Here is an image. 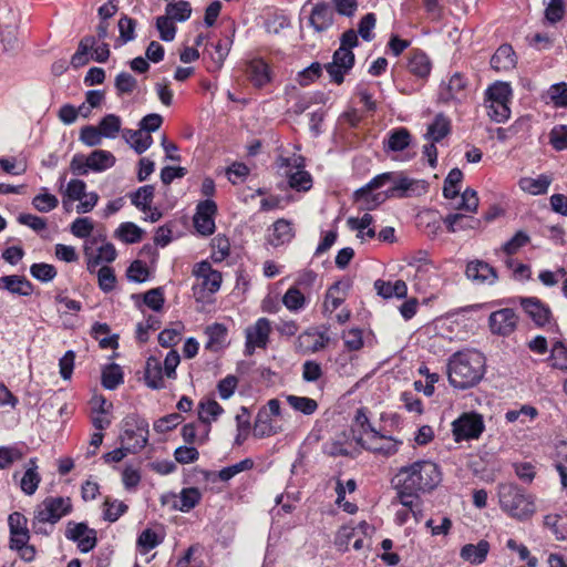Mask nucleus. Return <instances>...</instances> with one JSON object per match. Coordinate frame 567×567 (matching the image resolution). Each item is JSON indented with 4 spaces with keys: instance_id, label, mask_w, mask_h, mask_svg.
Segmentation results:
<instances>
[{
    "instance_id": "nucleus-1",
    "label": "nucleus",
    "mask_w": 567,
    "mask_h": 567,
    "mask_svg": "<svg viewBox=\"0 0 567 567\" xmlns=\"http://www.w3.org/2000/svg\"><path fill=\"white\" fill-rule=\"evenodd\" d=\"M426 192L424 181L412 179L401 173L388 172L373 177L354 193V200L362 210H372L389 197H410Z\"/></svg>"
},
{
    "instance_id": "nucleus-2",
    "label": "nucleus",
    "mask_w": 567,
    "mask_h": 567,
    "mask_svg": "<svg viewBox=\"0 0 567 567\" xmlns=\"http://www.w3.org/2000/svg\"><path fill=\"white\" fill-rule=\"evenodd\" d=\"M442 481L439 465L430 460H419L402 466L393 478L400 503L410 507L419 502V495L435 489Z\"/></svg>"
},
{
    "instance_id": "nucleus-3",
    "label": "nucleus",
    "mask_w": 567,
    "mask_h": 567,
    "mask_svg": "<svg viewBox=\"0 0 567 567\" xmlns=\"http://www.w3.org/2000/svg\"><path fill=\"white\" fill-rule=\"evenodd\" d=\"M485 373V358L480 351L454 353L447 364L449 381L456 389L476 385Z\"/></svg>"
},
{
    "instance_id": "nucleus-4",
    "label": "nucleus",
    "mask_w": 567,
    "mask_h": 567,
    "mask_svg": "<svg viewBox=\"0 0 567 567\" xmlns=\"http://www.w3.org/2000/svg\"><path fill=\"white\" fill-rule=\"evenodd\" d=\"M497 496L499 507L512 518L527 520L536 512L534 496L516 484H498Z\"/></svg>"
},
{
    "instance_id": "nucleus-5",
    "label": "nucleus",
    "mask_w": 567,
    "mask_h": 567,
    "mask_svg": "<svg viewBox=\"0 0 567 567\" xmlns=\"http://www.w3.org/2000/svg\"><path fill=\"white\" fill-rule=\"evenodd\" d=\"M512 87L506 82H495L485 92V107L488 117L496 123H504L511 116L509 103Z\"/></svg>"
},
{
    "instance_id": "nucleus-6",
    "label": "nucleus",
    "mask_w": 567,
    "mask_h": 567,
    "mask_svg": "<svg viewBox=\"0 0 567 567\" xmlns=\"http://www.w3.org/2000/svg\"><path fill=\"white\" fill-rule=\"evenodd\" d=\"M72 511V502L69 497L49 496L37 505L32 527L39 533L42 524H56L62 517L69 515Z\"/></svg>"
},
{
    "instance_id": "nucleus-7",
    "label": "nucleus",
    "mask_w": 567,
    "mask_h": 567,
    "mask_svg": "<svg viewBox=\"0 0 567 567\" xmlns=\"http://www.w3.org/2000/svg\"><path fill=\"white\" fill-rule=\"evenodd\" d=\"M123 432L120 436L122 445L130 453H137L143 450L148 442V422L138 414H128L123 421Z\"/></svg>"
},
{
    "instance_id": "nucleus-8",
    "label": "nucleus",
    "mask_w": 567,
    "mask_h": 567,
    "mask_svg": "<svg viewBox=\"0 0 567 567\" xmlns=\"http://www.w3.org/2000/svg\"><path fill=\"white\" fill-rule=\"evenodd\" d=\"M279 169L287 177L288 184L292 189L298 192H307L312 187V177L305 171L302 156L293 155L292 157L280 156L277 159Z\"/></svg>"
},
{
    "instance_id": "nucleus-9",
    "label": "nucleus",
    "mask_w": 567,
    "mask_h": 567,
    "mask_svg": "<svg viewBox=\"0 0 567 567\" xmlns=\"http://www.w3.org/2000/svg\"><path fill=\"white\" fill-rule=\"evenodd\" d=\"M111 54L110 45L103 42L96 45V39L93 35H86L79 42L75 53L71 58L73 68L79 69L86 65L90 59L97 63H104L109 60Z\"/></svg>"
},
{
    "instance_id": "nucleus-10",
    "label": "nucleus",
    "mask_w": 567,
    "mask_h": 567,
    "mask_svg": "<svg viewBox=\"0 0 567 567\" xmlns=\"http://www.w3.org/2000/svg\"><path fill=\"white\" fill-rule=\"evenodd\" d=\"M452 426L456 442L476 440L485 429L482 415L475 412L463 413L452 423Z\"/></svg>"
},
{
    "instance_id": "nucleus-11",
    "label": "nucleus",
    "mask_w": 567,
    "mask_h": 567,
    "mask_svg": "<svg viewBox=\"0 0 567 567\" xmlns=\"http://www.w3.org/2000/svg\"><path fill=\"white\" fill-rule=\"evenodd\" d=\"M517 323L518 317L512 308L493 311L488 317L489 330L495 336H511L516 330Z\"/></svg>"
},
{
    "instance_id": "nucleus-12",
    "label": "nucleus",
    "mask_w": 567,
    "mask_h": 567,
    "mask_svg": "<svg viewBox=\"0 0 567 567\" xmlns=\"http://www.w3.org/2000/svg\"><path fill=\"white\" fill-rule=\"evenodd\" d=\"M271 332L270 321L267 318H259L255 324L249 326L246 333L245 352L251 355L256 348L265 349Z\"/></svg>"
},
{
    "instance_id": "nucleus-13",
    "label": "nucleus",
    "mask_w": 567,
    "mask_h": 567,
    "mask_svg": "<svg viewBox=\"0 0 567 567\" xmlns=\"http://www.w3.org/2000/svg\"><path fill=\"white\" fill-rule=\"evenodd\" d=\"M65 537L78 544L82 553H89L96 546V530L90 528L85 523L69 522L65 529Z\"/></svg>"
},
{
    "instance_id": "nucleus-14",
    "label": "nucleus",
    "mask_w": 567,
    "mask_h": 567,
    "mask_svg": "<svg viewBox=\"0 0 567 567\" xmlns=\"http://www.w3.org/2000/svg\"><path fill=\"white\" fill-rule=\"evenodd\" d=\"M357 442L361 444L363 449L385 457L398 453L401 445V441H398L392 436L382 435L375 429H371V436L367 443L362 442V437H358Z\"/></svg>"
},
{
    "instance_id": "nucleus-15",
    "label": "nucleus",
    "mask_w": 567,
    "mask_h": 567,
    "mask_svg": "<svg viewBox=\"0 0 567 567\" xmlns=\"http://www.w3.org/2000/svg\"><path fill=\"white\" fill-rule=\"evenodd\" d=\"M465 276L476 286H493L498 280L496 269L488 262L480 259L467 262Z\"/></svg>"
},
{
    "instance_id": "nucleus-16",
    "label": "nucleus",
    "mask_w": 567,
    "mask_h": 567,
    "mask_svg": "<svg viewBox=\"0 0 567 567\" xmlns=\"http://www.w3.org/2000/svg\"><path fill=\"white\" fill-rule=\"evenodd\" d=\"M217 205L212 199H206L197 205L194 215V227L202 236H209L215 231V215Z\"/></svg>"
},
{
    "instance_id": "nucleus-17",
    "label": "nucleus",
    "mask_w": 567,
    "mask_h": 567,
    "mask_svg": "<svg viewBox=\"0 0 567 567\" xmlns=\"http://www.w3.org/2000/svg\"><path fill=\"white\" fill-rule=\"evenodd\" d=\"M520 306L536 326L544 327L546 323L550 322L551 310L548 305L538 298H520Z\"/></svg>"
},
{
    "instance_id": "nucleus-18",
    "label": "nucleus",
    "mask_w": 567,
    "mask_h": 567,
    "mask_svg": "<svg viewBox=\"0 0 567 567\" xmlns=\"http://www.w3.org/2000/svg\"><path fill=\"white\" fill-rule=\"evenodd\" d=\"M329 340V337L323 332L305 331L298 336L296 349L303 354L316 353L324 349Z\"/></svg>"
},
{
    "instance_id": "nucleus-19",
    "label": "nucleus",
    "mask_w": 567,
    "mask_h": 567,
    "mask_svg": "<svg viewBox=\"0 0 567 567\" xmlns=\"http://www.w3.org/2000/svg\"><path fill=\"white\" fill-rule=\"evenodd\" d=\"M0 290L14 296L29 297L33 292V285L24 276L6 275L0 277Z\"/></svg>"
},
{
    "instance_id": "nucleus-20",
    "label": "nucleus",
    "mask_w": 567,
    "mask_h": 567,
    "mask_svg": "<svg viewBox=\"0 0 567 567\" xmlns=\"http://www.w3.org/2000/svg\"><path fill=\"white\" fill-rule=\"evenodd\" d=\"M443 223L449 233H457L467 229H478L482 225L478 218L463 213H453L444 217Z\"/></svg>"
},
{
    "instance_id": "nucleus-21",
    "label": "nucleus",
    "mask_w": 567,
    "mask_h": 567,
    "mask_svg": "<svg viewBox=\"0 0 567 567\" xmlns=\"http://www.w3.org/2000/svg\"><path fill=\"white\" fill-rule=\"evenodd\" d=\"M437 272L430 262H423L415 267L414 286L417 291L425 292L430 287L437 284Z\"/></svg>"
},
{
    "instance_id": "nucleus-22",
    "label": "nucleus",
    "mask_w": 567,
    "mask_h": 567,
    "mask_svg": "<svg viewBox=\"0 0 567 567\" xmlns=\"http://www.w3.org/2000/svg\"><path fill=\"white\" fill-rule=\"evenodd\" d=\"M516 65V54L509 44H502L491 58V66L497 72L509 71Z\"/></svg>"
},
{
    "instance_id": "nucleus-23",
    "label": "nucleus",
    "mask_w": 567,
    "mask_h": 567,
    "mask_svg": "<svg viewBox=\"0 0 567 567\" xmlns=\"http://www.w3.org/2000/svg\"><path fill=\"white\" fill-rule=\"evenodd\" d=\"M164 369L161 361L155 357H150L145 364L144 380L148 388L159 390L165 388Z\"/></svg>"
},
{
    "instance_id": "nucleus-24",
    "label": "nucleus",
    "mask_w": 567,
    "mask_h": 567,
    "mask_svg": "<svg viewBox=\"0 0 567 567\" xmlns=\"http://www.w3.org/2000/svg\"><path fill=\"white\" fill-rule=\"evenodd\" d=\"M309 22L317 32L329 29L333 23V12L329 4L318 3L313 7Z\"/></svg>"
},
{
    "instance_id": "nucleus-25",
    "label": "nucleus",
    "mask_w": 567,
    "mask_h": 567,
    "mask_svg": "<svg viewBox=\"0 0 567 567\" xmlns=\"http://www.w3.org/2000/svg\"><path fill=\"white\" fill-rule=\"evenodd\" d=\"M489 551V543L481 539L477 544H466L462 547L460 556L465 561L474 565L482 564Z\"/></svg>"
},
{
    "instance_id": "nucleus-26",
    "label": "nucleus",
    "mask_w": 567,
    "mask_h": 567,
    "mask_svg": "<svg viewBox=\"0 0 567 567\" xmlns=\"http://www.w3.org/2000/svg\"><path fill=\"white\" fill-rule=\"evenodd\" d=\"M374 288L378 295L384 299H390L393 297L404 298L408 293V286L403 280L391 282L378 279L374 281Z\"/></svg>"
},
{
    "instance_id": "nucleus-27",
    "label": "nucleus",
    "mask_w": 567,
    "mask_h": 567,
    "mask_svg": "<svg viewBox=\"0 0 567 567\" xmlns=\"http://www.w3.org/2000/svg\"><path fill=\"white\" fill-rule=\"evenodd\" d=\"M247 75L251 83L257 87H262L270 81L269 66L260 59L249 62L247 66Z\"/></svg>"
},
{
    "instance_id": "nucleus-28",
    "label": "nucleus",
    "mask_w": 567,
    "mask_h": 567,
    "mask_svg": "<svg viewBox=\"0 0 567 567\" xmlns=\"http://www.w3.org/2000/svg\"><path fill=\"white\" fill-rule=\"evenodd\" d=\"M293 238L291 224L286 219H278L272 225V233L269 235V244L278 247L289 243Z\"/></svg>"
},
{
    "instance_id": "nucleus-29",
    "label": "nucleus",
    "mask_w": 567,
    "mask_h": 567,
    "mask_svg": "<svg viewBox=\"0 0 567 567\" xmlns=\"http://www.w3.org/2000/svg\"><path fill=\"white\" fill-rule=\"evenodd\" d=\"M408 69L419 78H426L431 72V61L423 51L414 50L410 53Z\"/></svg>"
},
{
    "instance_id": "nucleus-30",
    "label": "nucleus",
    "mask_w": 567,
    "mask_h": 567,
    "mask_svg": "<svg viewBox=\"0 0 567 567\" xmlns=\"http://www.w3.org/2000/svg\"><path fill=\"white\" fill-rule=\"evenodd\" d=\"M551 183V178L545 174L537 176L536 178L523 177L519 179L518 185L522 190L532 195L546 194Z\"/></svg>"
},
{
    "instance_id": "nucleus-31",
    "label": "nucleus",
    "mask_w": 567,
    "mask_h": 567,
    "mask_svg": "<svg viewBox=\"0 0 567 567\" xmlns=\"http://www.w3.org/2000/svg\"><path fill=\"white\" fill-rule=\"evenodd\" d=\"M41 476L38 473L37 460H29V467L25 470L21 481L20 487L27 495H33L39 487Z\"/></svg>"
},
{
    "instance_id": "nucleus-32",
    "label": "nucleus",
    "mask_w": 567,
    "mask_h": 567,
    "mask_svg": "<svg viewBox=\"0 0 567 567\" xmlns=\"http://www.w3.org/2000/svg\"><path fill=\"white\" fill-rule=\"evenodd\" d=\"M279 429L272 424V419L269 416L267 410H259L254 423V436L261 439L275 435Z\"/></svg>"
},
{
    "instance_id": "nucleus-33",
    "label": "nucleus",
    "mask_w": 567,
    "mask_h": 567,
    "mask_svg": "<svg viewBox=\"0 0 567 567\" xmlns=\"http://www.w3.org/2000/svg\"><path fill=\"white\" fill-rule=\"evenodd\" d=\"M178 499V502L174 503L173 507L183 513H187L199 504L202 493L197 487H186L181 491Z\"/></svg>"
},
{
    "instance_id": "nucleus-34",
    "label": "nucleus",
    "mask_w": 567,
    "mask_h": 567,
    "mask_svg": "<svg viewBox=\"0 0 567 567\" xmlns=\"http://www.w3.org/2000/svg\"><path fill=\"white\" fill-rule=\"evenodd\" d=\"M123 137L137 154L146 152L153 143L151 134L144 133L141 130H125L123 131Z\"/></svg>"
},
{
    "instance_id": "nucleus-35",
    "label": "nucleus",
    "mask_w": 567,
    "mask_h": 567,
    "mask_svg": "<svg viewBox=\"0 0 567 567\" xmlns=\"http://www.w3.org/2000/svg\"><path fill=\"white\" fill-rule=\"evenodd\" d=\"M155 194V187L153 185H145L137 188L135 192L128 194L132 205L143 213L151 209Z\"/></svg>"
},
{
    "instance_id": "nucleus-36",
    "label": "nucleus",
    "mask_w": 567,
    "mask_h": 567,
    "mask_svg": "<svg viewBox=\"0 0 567 567\" xmlns=\"http://www.w3.org/2000/svg\"><path fill=\"white\" fill-rule=\"evenodd\" d=\"M208 338L205 348L212 351H218L223 348L227 337V329L221 323H213L205 329Z\"/></svg>"
},
{
    "instance_id": "nucleus-37",
    "label": "nucleus",
    "mask_w": 567,
    "mask_h": 567,
    "mask_svg": "<svg viewBox=\"0 0 567 567\" xmlns=\"http://www.w3.org/2000/svg\"><path fill=\"white\" fill-rule=\"evenodd\" d=\"M231 45V40L226 38L225 40H219L216 44L213 45V51H207L210 65L207 66L209 71L219 70L229 53Z\"/></svg>"
},
{
    "instance_id": "nucleus-38",
    "label": "nucleus",
    "mask_w": 567,
    "mask_h": 567,
    "mask_svg": "<svg viewBox=\"0 0 567 567\" xmlns=\"http://www.w3.org/2000/svg\"><path fill=\"white\" fill-rule=\"evenodd\" d=\"M115 161V156L111 152L96 150L89 155V167L94 172H103L114 166Z\"/></svg>"
},
{
    "instance_id": "nucleus-39",
    "label": "nucleus",
    "mask_w": 567,
    "mask_h": 567,
    "mask_svg": "<svg viewBox=\"0 0 567 567\" xmlns=\"http://www.w3.org/2000/svg\"><path fill=\"white\" fill-rule=\"evenodd\" d=\"M115 93L118 97L133 94L137 87L138 82L131 73L122 71L114 79Z\"/></svg>"
},
{
    "instance_id": "nucleus-40",
    "label": "nucleus",
    "mask_w": 567,
    "mask_h": 567,
    "mask_svg": "<svg viewBox=\"0 0 567 567\" xmlns=\"http://www.w3.org/2000/svg\"><path fill=\"white\" fill-rule=\"evenodd\" d=\"M450 133V121L443 115L439 114L434 121L429 125L425 137L432 142L442 141Z\"/></svg>"
},
{
    "instance_id": "nucleus-41",
    "label": "nucleus",
    "mask_w": 567,
    "mask_h": 567,
    "mask_svg": "<svg viewBox=\"0 0 567 567\" xmlns=\"http://www.w3.org/2000/svg\"><path fill=\"white\" fill-rule=\"evenodd\" d=\"M124 382V374L121 367L116 363H111L102 371V385L107 390H115Z\"/></svg>"
},
{
    "instance_id": "nucleus-42",
    "label": "nucleus",
    "mask_w": 567,
    "mask_h": 567,
    "mask_svg": "<svg viewBox=\"0 0 567 567\" xmlns=\"http://www.w3.org/2000/svg\"><path fill=\"white\" fill-rule=\"evenodd\" d=\"M288 404L305 415H312L318 410V402L308 396H298L293 394L286 395Z\"/></svg>"
},
{
    "instance_id": "nucleus-43",
    "label": "nucleus",
    "mask_w": 567,
    "mask_h": 567,
    "mask_svg": "<svg viewBox=\"0 0 567 567\" xmlns=\"http://www.w3.org/2000/svg\"><path fill=\"white\" fill-rule=\"evenodd\" d=\"M463 179V173L458 168H453L447 174L444 186H443V195L447 199H456L460 195V184Z\"/></svg>"
},
{
    "instance_id": "nucleus-44",
    "label": "nucleus",
    "mask_w": 567,
    "mask_h": 567,
    "mask_svg": "<svg viewBox=\"0 0 567 567\" xmlns=\"http://www.w3.org/2000/svg\"><path fill=\"white\" fill-rule=\"evenodd\" d=\"M115 235L125 244H135L142 240L143 230L134 223L126 221L118 226Z\"/></svg>"
},
{
    "instance_id": "nucleus-45",
    "label": "nucleus",
    "mask_w": 567,
    "mask_h": 567,
    "mask_svg": "<svg viewBox=\"0 0 567 567\" xmlns=\"http://www.w3.org/2000/svg\"><path fill=\"white\" fill-rule=\"evenodd\" d=\"M455 200L456 203L453 205V208L457 210H464L466 213L473 214L476 213L478 208V196L477 193L472 188H466L461 194V196H457Z\"/></svg>"
},
{
    "instance_id": "nucleus-46",
    "label": "nucleus",
    "mask_w": 567,
    "mask_h": 567,
    "mask_svg": "<svg viewBox=\"0 0 567 567\" xmlns=\"http://www.w3.org/2000/svg\"><path fill=\"white\" fill-rule=\"evenodd\" d=\"M410 142H411L410 132L404 127H400V128L393 130L390 133L386 145L390 151L401 152L410 145Z\"/></svg>"
},
{
    "instance_id": "nucleus-47",
    "label": "nucleus",
    "mask_w": 567,
    "mask_h": 567,
    "mask_svg": "<svg viewBox=\"0 0 567 567\" xmlns=\"http://www.w3.org/2000/svg\"><path fill=\"white\" fill-rule=\"evenodd\" d=\"M165 13L174 21L184 22L189 19L192 7L187 1H174L167 3Z\"/></svg>"
},
{
    "instance_id": "nucleus-48",
    "label": "nucleus",
    "mask_w": 567,
    "mask_h": 567,
    "mask_svg": "<svg viewBox=\"0 0 567 567\" xmlns=\"http://www.w3.org/2000/svg\"><path fill=\"white\" fill-rule=\"evenodd\" d=\"M212 258L215 262H221L230 254V243L225 235L218 234L212 240Z\"/></svg>"
},
{
    "instance_id": "nucleus-49",
    "label": "nucleus",
    "mask_w": 567,
    "mask_h": 567,
    "mask_svg": "<svg viewBox=\"0 0 567 567\" xmlns=\"http://www.w3.org/2000/svg\"><path fill=\"white\" fill-rule=\"evenodd\" d=\"M121 125L122 121L120 116L115 114H107L101 120L99 124V130L102 136L107 138H114L120 132Z\"/></svg>"
},
{
    "instance_id": "nucleus-50",
    "label": "nucleus",
    "mask_w": 567,
    "mask_h": 567,
    "mask_svg": "<svg viewBox=\"0 0 567 567\" xmlns=\"http://www.w3.org/2000/svg\"><path fill=\"white\" fill-rule=\"evenodd\" d=\"M199 420L205 423L207 426L210 424L212 420H216L223 412L224 409L221 405L215 400H209L207 402H202L199 404Z\"/></svg>"
},
{
    "instance_id": "nucleus-51",
    "label": "nucleus",
    "mask_w": 567,
    "mask_h": 567,
    "mask_svg": "<svg viewBox=\"0 0 567 567\" xmlns=\"http://www.w3.org/2000/svg\"><path fill=\"white\" fill-rule=\"evenodd\" d=\"M120 37L118 41L121 44H125L135 39L136 21L133 18L124 14L120 18L117 23Z\"/></svg>"
},
{
    "instance_id": "nucleus-52",
    "label": "nucleus",
    "mask_w": 567,
    "mask_h": 567,
    "mask_svg": "<svg viewBox=\"0 0 567 567\" xmlns=\"http://www.w3.org/2000/svg\"><path fill=\"white\" fill-rule=\"evenodd\" d=\"M86 184L82 179H71L63 193V205L65 206L68 200L75 202L81 200L85 196Z\"/></svg>"
},
{
    "instance_id": "nucleus-53",
    "label": "nucleus",
    "mask_w": 567,
    "mask_h": 567,
    "mask_svg": "<svg viewBox=\"0 0 567 567\" xmlns=\"http://www.w3.org/2000/svg\"><path fill=\"white\" fill-rule=\"evenodd\" d=\"M30 274L33 278L41 282H49L56 277L58 271L53 265L37 262L31 265Z\"/></svg>"
},
{
    "instance_id": "nucleus-54",
    "label": "nucleus",
    "mask_w": 567,
    "mask_h": 567,
    "mask_svg": "<svg viewBox=\"0 0 567 567\" xmlns=\"http://www.w3.org/2000/svg\"><path fill=\"white\" fill-rule=\"evenodd\" d=\"M43 190L32 199V205L40 213H49L58 207L59 200L55 195L48 193L45 188Z\"/></svg>"
},
{
    "instance_id": "nucleus-55",
    "label": "nucleus",
    "mask_w": 567,
    "mask_h": 567,
    "mask_svg": "<svg viewBox=\"0 0 567 567\" xmlns=\"http://www.w3.org/2000/svg\"><path fill=\"white\" fill-rule=\"evenodd\" d=\"M466 80L461 73L453 74L447 84V93L444 96L445 100H458L462 97L463 92L466 87Z\"/></svg>"
},
{
    "instance_id": "nucleus-56",
    "label": "nucleus",
    "mask_w": 567,
    "mask_h": 567,
    "mask_svg": "<svg viewBox=\"0 0 567 567\" xmlns=\"http://www.w3.org/2000/svg\"><path fill=\"white\" fill-rule=\"evenodd\" d=\"M156 29L159 32V38L163 41L169 42L175 39L176 27L166 13L156 18Z\"/></svg>"
},
{
    "instance_id": "nucleus-57",
    "label": "nucleus",
    "mask_w": 567,
    "mask_h": 567,
    "mask_svg": "<svg viewBox=\"0 0 567 567\" xmlns=\"http://www.w3.org/2000/svg\"><path fill=\"white\" fill-rule=\"evenodd\" d=\"M305 296L301 293V291L296 288L291 287L289 288L286 293L282 297V303L290 310V311H298L305 306Z\"/></svg>"
},
{
    "instance_id": "nucleus-58",
    "label": "nucleus",
    "mask_w": 567,
    "mask_h": 567,
    "mask_svg": "<svg viewBox=\"0 0 567 567\" xmlns=\"http://www.w3.org/2000/svg\"><path fill=\"white\" fill-rule=\"evenodd\" d=\"M377 24V17L374 13L370 12L363 16L358 25V34L367 42H370L374 39L373 29Z\"/></svg>"
},
{
    "instance_id": "nucleus-59",
    "label": "nucleus",
    "mask_w": 567,
    "mask_h": 567,
    "mask_svg": "<svg viewBox=\"0 0 567 567\" xmlns=\"http://www.w3.org/2000/svg\"><path fill=\"white\" fill-rule=\"evenodd\" d=\"M163 538L151 528L143 530L137 538V546L143 553H147L162 543Z\"/></svg>"
},
{
    "instance_id": "nucleus-60",
    "label": "nucleus",
    "mask_w": 567,
    "mask_h": 567,
    "mask_svg": "<svg viewBox=\"0 0 567 567\" xmlns=\"http://www.w3.org/2000/svg\"><path fill=\"white\" fill-rule=\"evenodd\" d=\"M550 360L554 368L567 371V346L556 341L551 348Z\"/></svg>"
},
{
    "instance_id": "nucleus-61",
    "label": "nucleus",
    "mask_w": 567,
    "mask_h": 567,
    "mask_svg": "<svg viewBox=\"0 0 567 567\" xmlns=\"http://www.w3.org/2000/svg\"><path fill=\"white\" fill-rule=\"evenodd\" d=\"M565 11L564 0H549L545 9V18L549 23L555 24L563 20Z\"/></svg>"
},
{
    "instance_id": "nucleus-62",
    "label": "nucleus",
    "mask_w": 567,
    "mask_h": 567,
    "mask_svg": "<svg viewBox=\"0 0 567 567\" xmlns=\"http://www.w3.org/2000/svg\"><path fill=\"white\" fill-rule=\"evenodd\" d=\"M528 243L529 236L525 231L519 230L503 245L502 249L507 256H512Z\"/></svg>"
},
{
    "instance_id": "nucleus-63",
    "label": "nucleus",
    "mask_w": 567,
    "mask_h": 567,
    "mask_svg": "<svg viewBox=\"0 0 567 567\" xmlns=\"http://www.w3.org/2000/svg\"><path fill=\"white\" fill-rule=\"evenodd\" d=\"M321 72V64L319 62H313L298 73L297 81L301 86H308L320 78Z\"/></svg>"
},
{
    "instance_id": "nucleus-64",
    "label": "nucleus",
    "mask_w": 567,
    "mask_h": 567,
    "mask_svg": "<svg viewBox=\"0 0 567 567\" xmlns=\"http://www.w3.org/2000/svg\"><path fill=\"white\" fill-rule=\"evenodd\" d=\"M549 143L556 151L567 150V125H556L549 133Z\"/></svg>"
}]
</instances>
